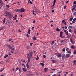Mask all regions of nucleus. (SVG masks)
<instances>
[{"instance_id":"nucleus-1","label":"nucleus","mask_w":76,"mask_h":76,"mask_svg":"<svg viewBox=\"0 0 76 76\" xmlns=\"http://www.w3.org/2000/svg\"><path fill=\"white\" fill-rule=\"evenodd\" d=\"M7 46L11 50H15V48H12V46L9 45H7Z\"/></svg>"},{"instance_id":"nucleus-2","label":"nucleus","mask_w":76,"mask_h":76,"mask_svg":"<svg viewBox=\"0 0 76 76\" xmlns=\"http://www.w3.org/2000/svg\"><path fill=\"white\" fill-rule=\"evenodd\" d=\"M6 15H7V16H9L10 17H12L13 16L12 15H11V14L10 13V12L7 11L5 12Z\"/></svg>"},{"instance_id":"nucleus-3","label":"nucleus","mask_w":76,"mask_h":76,"mask_svg":"<svg viewBox=\"0 0 76 76\" xmlns=\"http://www.w3.org/2000/svg\"><path fill=\"white\" fill-rule=\"evenodd\" d=\"M25 11V9L21 8L20 9V12H24Z\"/></svg>"},{"instance_id":"nucleus-4","label":"nucleus","mask_w":76,"mask_h":76,"mask_svg":"<svg viewBox=\"0 0 76 76\" xmlns=\"http://www.w3.org/2000/svg\"><path fill=\"white\" fill-rule=\"evenodd\" d=\"M57 54V57H58L60 58L61 57V54L60 53H58Z\"/></svg>"},{"instance_id":"nucleus-5","label":"nucleus","mask_w":76,"mask_h":76,"mask_svg":"<svg viewBox=\"0 0 76 76\" xmlns=\"http://www.w3.org/2000/svg\"><path fill=\"white\" fill-rule=\"evenodd\" d=\"M70 55L69 54H66L65 57V58H67L69 57H70Z\"/></svg>"},{"instance_id":"nucleus-6","label":"nucleus","mask_w":76,"mask_h":76,"mask_svg":"<svg viewBox=\"0 0 76 76\" xmlns=\"http://www.w3.org/2000/svg\"><path fill=\"white\" fill-rule=\"evenodd\" d=\"M76 5H73L72 9V11H73V10H75V8H76Z\"/></svg>"},{"instance_id":"nucleus-7","label":"nucleus","mask_w":76,"mask_h":76,"mask_svg":"<svg viewBox=\"0 0 76 76\" xmlns=\"http://www.w3.org/2000/svg\"><path fill=\"white\" fill-rule=\"evenodd\" d=\"M20 10L18 9H16L15 10V12H20Z\"/></svg>"},{"instance_id":"nucleus-8","label":"nucleus","mask_w":76,"mask_h":76,"mask_svg":"<svg viewBox=\"0 0 76 76\" xmlns=\"http://www.w3.org/2000/svg\"><path fill=\"white\" fill-rule=\"evenodd\" d=\"M63 31H61L60 33V37H62L63 36Z\"/></svg>"},{"instance_id":"nucleus-9","label":"nucleus","mask_w":76,"mask_h":76,"mask_svg":"<svg viewBox=\"0 0 76 76\" xmlns=\"http://www.w3.org/2000/svg\"><path fill=\"white\" fill-rule=\"evenodd\" d=\"M26 66L28 69L29 68L30 66H29V65L28 63H27L26 64Z\"/></svg>"},{"instance_id":"nucleus-10","label":"nucleus","mask_w":76,"mask_h":76,"mask_svg":"<svg viewBox=\"0 0 76 76\" xmlns=\"http://www.w3.org/2000/svg\"><path fill=\"white\" fill-rule=\"evenodd\" d=\"M35 12L37 13H40V11L37 9L36 10Z\"/></svg>"},{"instance_id":"nucleus-11","label":"nucleus","mask_w":76,"mask_h":76,"mask_svg":"<svg viewBox=\"0 0 76 76\" xmlns=\"http://www.w3.org/2000/svg\"><path fill=\"white\" fill-rule=\"evenodd\" d=\"M32 53L33 52H32L29 53L30 57H32Z\"/></svg>"},{"instance_id":"nucleus-12","label":"nucleus","mask_w":76,"mask_h":76,"mask_svg":"<svg viewBox=\"0 0 76 76\" xmlns=\"http://www.w3.org/2000/svg\"><path fill=\"white\" fill-rule=\"evenodd\" d=\"M65 56V54H64V53H63L62 55V56L61 57L62 58H63V57Z\"/></svg>"},{"instance_id":"nucleus-13","label":"nucleus","mask_w":76,"mask_h":76,"mask_svg":"<svg viewBox=\"0 0 76 76\" xmlns=\"http://www.w3.org/2000/svg\"><path fill=\"white\" fill-rule=\"evenodd\" d=\"M72 26H69L68 27V29H72Z\"/></svg>"},{"instance_id":"nucleus-14","label":"nucleus","mask_w":76,"mask_h":76,"mask_svg":"<svg viewBox=\"0 0 76 76\" xmlns=\"http://www.w3.org/2000/svg\"><path fill=\"white\" fill-rule=\"evenodd\" d=\"M40 64H41V66L42 67H44V63H41Z\"/></svg>"},{"instance_id":"nucleus-15","label":"nucleus","mask_w":76,"mask_h":76,"mask_svg":"<svg viewBox=\"0 0 76 76\" xmlns=\"http://www.w3.org/2000/svg\"><path fill=\"white\" fill-rule=\"evenodd\" d=\"M6 24H7V25H9L10 24V22H7L6 23Z\"/></svg>"},{"instance_id":"nucleus-16","label":"nucleus","mask_w":76,"mask_h":76,"mask_svg":"<svg viewBox=\"0 0 76 76\" xmlns=\"http://www.w3.org/2000/svg\"><path fill=\"white\" fill-rule=\"evenodd\" d=\"M33 41L37 40V38H36V37H35V36H34L33 37Z\"/></svg>"},{"instance_id":"nucleus-17","label":"nucleus","mask_w":76,"mask_h":76,"mask_svg":"<svg viewBox=\"0 0 76 76\" xmlns=\"http://www.w3.org/2000/svg\"><path fill=\"white\" fill-rule=\"evenodd\" d=\"M48 70V68H45L44 69L45 72H46L47 70Z\"/></svg>"},{"instance_id":"nucleus-18","label":"nucleus","mask_w":76,"mask_h":76,"mask_svg":"<svg viewBox=\"0 0 76 76\" xmlns=\"http://www.w3.org/2000/svg\"><path fill=\"white\" fill-rule=\"evenodd\" d=\"M22 69H23V70L24 72H26V71L27 70L26 69L24 68H23Z\"/></svg>"},{"instance_id":"nucleus-19","label":"nucleus","mask_w":76,"mask_h":76,"mask_svg":"<svg viewBox=\"0 0 76 76\" xmlns=\"http://www.w3.org/2000/svg\"><path fill=\"white\" fill-rule=\"evenodd\" d=\"M71 48L72 49H75V46H72L71 47Z\"/></svg>"},{"instance_id":"nucleus-20","label":"nucleus","mask_w":76,"mask_h":76,"mask_svg":"<svg viewBox=\"0 0 76 76\" xmlns=\"http://www.w3.org/2000/svg\"><path fill=\"white\" fill-rule=\"evenodd\" d=\"M0 3L1 4H3V3L2 2V0H0Z\"/></svg>"},{"instance_id":"nucleus-21","label":"nucleus","mask_w":76,"mask_h":76,"mask_svg":"<svg viewBox=\"0 0 76 76\" xmlns=\"http://www.w3.org/2000/svg\"><path fill=\"white\" fill-rule=\"evenodd\" d=\"M28 61L27 62V63H29V62H30V60H31V58H29V57L28 58Z\"/></svg>"},{"instance_id":"nucleus-22","label":"nucleus","mask_w":76,"mask_h":76,"mask_svg":"<svg viewBox=\"0 0 76 76\" xmlns=\"http://www.w3.org/2000/svg\"><path fill=\"white\" fill-rule=\"evenodd\" d=\"M52 61L54 63H56V61L54 60H52Z\"/></svg>"},{"instance_id":"nucleus-23","label":"nucleus","mask_w":76,"mask_h":76,"mask_svg":"<svg viewBox=\"0 0 76 76\" xmlns=\"http://www.w3.org/2000/svg\"><path fill=\"white\" fill-rule=\"evenodd\" d=\"M4 68L3 69H1L0 70V73L1 72H3V70H4Z\"/></svg>"},{"instance_id":"nucleus-24","label":"nucleus","mask_w":76,"mask_h":76,"mask_svg":"<svg viewBox=\"0 0 76 76\" xmlns=\"http://www.w3.org/2000/svg\"><path fill=\"white\" fill-rule=\"evenodd\" d=\"M30 32H31V30L29 29L28 31V34H30Z\"/></svg>"},{"instance_id":"nucleus-25","label":"nucleus","mask_w":76,"mask_h":76,"mask_svg":"<svg viewBox=\"0 0 76 76\" xmlns=\"http://www.w3.org/2000/svg\"><path fill=\"white\" fill-rule=\"evenodd\" d=\"M5 20H6V18H5L4 19V20H3V24L5 23Z\"/></svg>"},{"instance_id":"nucleus-26","label":"nucleus","mask_w":76,"mask_h":76,"mask_svg":"<svg viewBox=\"0 0 76 76\" xmlns=\"http://www.w3.org/2000/svg\"><path fill=\"white\" fill-rule=\"evenodd\" d=\"M33 9L34 10H37V8H36V7H35V6H34Z\"/></svg>"},{"instance_id":"nucleus-27","label":"nucleus","mask_w":76,"mask_h":76,"mask_svg":"<svg viewBox=\"0 0 76 76\" xmlns=\"http://www.w3.org/2000/svg\"><path fill=\"white\" fill-rule=\"evenodd\" d=\"M8 57V55H6L5 56H4V58H6Z\"/></svg>"},{"instance_id":"nucleus-28","label":"nucleus","mask_w":76,"mask_h":76,"mask_svg":"<svg viewBox=\"0 0 76 76\" xmlns=\"http://www.w3.org/2000/svg\"><path fill=\"white\" fill-rule=\"evenodd\" d=\"M56 29L57 31H60V30L58 29V27H57L56 28Z\"/></svg>"},{"instance_id":"nucleus-29","label":"nucleus","mask_w":76,"mask_h":76,"mask_svg":"<svg viewBox=\"0 0 76 76\" xmlns=\"http://www.w3.org/2000/svg\"><path fill=\"white\" fill-rule=\"evenodd\" d=\"M73 18L72 17L69 20H70V21L72 20H73Z\"/></svg>"},{"instance_id":"nucleus-30","label":"nucleus","mask_w":76,"mask_h":76,"mask_svg":"<svg viewBox=\"0 0 76 76\" xmlns=\"http://www.w3.org/2000/svg\"><path fill=\"white\" fill-rule=\"evenodd\" d=\"M73 54H76V50H75L74 51Z\"/></svg>"},{"instance_id":"nucleus-31","label":"nucleus","mask_w":76,"mask_h":76,"mask_svg":"<svg viewBox=\"0 0 76 76\" xmlns=\"http://www.w3.org/2000/svg\"><path fill=\"white\" fill-rule=\"evenodd\" d=\"M73 15L75 16V15H76V12H75L73 13Z\"/></svg>"},{"instance_id":"nucleus-32","label":"nucleus","mask_w":76,"mask_h":76,"mask_svg":"<svg viewBox=\"0 0 76 76\" xmlns=\"http://www.w3.org/2000/svg\"><path fill=\"white\" fill-rule=\"evenodd\" d=\"M70 42L72 43V44H73V42L72 41V39H70Z\"/></svg>"},{"instance_id":"nucleus-33","label":"nucleus","mask_w":76,"mask_h":76,"mask_svg":"<svg viewBox=\"0 0 76 76\" xmlns=\"http://www.w3.org/2000/svg\"><path fill=\"white\" fill-rule=\"evenodd\" d=\"M6 6L7 7H8V8H9V7H10V6L9 5H7Z\"/></svg>"},{"instance_id":"nucleus-34","label":"nucleus","mask_w":76,"mask_h":76,"mask_svg":"<svg viewBox=\"0 0 76 76\" xmlns=\"http://www.w3.org/2000/svg\"><path fill=\"white\" fill-rule=\"evenodd\" d=\"M39 59V58L38 57V56H37V57L36 58V60H38Z\"/></svg>"},{"instance_id":"nucleus-35","label":"nucleus","mask_w":76,"mask_h":76,"mask_svg":"<svg viewBox=\"0 0 76 76\" xmlns=\"http://www.w3.org/2000/svg\"><path fill=\"white\" fill-rule=\"evenodd\" d=\"M66 7H67V6H66L65 5L64 7V9H66Z\"/></svg>"},{"instance_id":"nucleus-36","label":"nucleus","mask_w":76,"mask_h":76,"mask_svg":"<svg viewBox=\"0 0 76 76\" xmlns=\"http://www.w3.org/2000/svg\"><path fill=\"white\" fill-rule=\"evenodd\" d=\"M4 26H3L2 27V28H2V30H3V29H4Z\"/></svg>"},{"instance_id":"nucleus-37","label":"nucleus","mask_w":76,"mask_h":76,"mask_svg":"<svg viewBox=\"0 0 76 76\" xmlns=\"http://www.w3.org/2000/svg\"><path fill=\"white\" fill-rule=\"evenodd\" d=\"M69 32H72V29H69Z\"/></svg>"},{"instance_id":"nucleus-38","label":"nucleus","mask_w":76,"mask_h":76,"mask_svg":"<svg viewBox=\"0 0 76 76\" xmlns=\"http://www.w3.org/2000/svg\"><path fill=\"white\" fill-rule=\"evenodd\" d=\"M69 48H67L66 49V51H68V50H69Z\"/></svg>"},{"instance_id":"nucleus-39","label":"nucleus","mask_w":76,"mask_h":76,"mask_svg":"<svg viewBox=\"0 0 76 76\" xmlns=\"http://www.w3.org/2000/svg\"><path fill=\"white\" fill-rule=\"evenodd\" d=\"M12 40V38L10 39H9L8 41H9V42H10V41H11Z\"/></svg>"},{"instance_id":"nucleus-40","label":"nucleus","mask_w":76,"mask_h":76,"mask_svg":"<svg viewBox=\"0 0 76 76\" xmlns=\"http://www.w3.org/2000/svg\"><path fill=\"white\" fill-rule=\"evenodd\" d=\"M65 40H66V39H65L64 40H62V41L61 42V43H62V42H63L64 41H65Z\"/></svg>"},{"instance_id":"nucleus-41","label":"nucleus","mask_w":76,"mask_h":76,"mask_svg":"<svg viewBox=\"0 0 76 76\" xmlns=\"http://www.w3.org/2000/svg\"><path fill=\"white\" fill-rule=\"evenodd\" d=\"M65 34H66V35H68V32L66 31V33H65Z\"/></svg>"},{"instance_id":"nucleus-42","label":"nucleus","mask_w":76,"mask_h":76,"mask_svg":"<svg viewBox=\"0 0 76 76\" xmlns=\"http://www.w3.org/2000/svg\"><path fill=\"white\" fill-rule=\"evenodd\" d=\"M56 0H54L53 3L56 4Z\"/></svg>"},{"instance_id":"nucleus-43","label":"nucleus","mask_w":76,"mask_h":76,"mask_svg":"<svg viewBox=\"0 0 76 76\" xmlns=\"http://www.w3.org/2000/svg\"><path fill=\"white\" fill-rule=\"evenodd\" d=\"M32 44H33V43H30V45L31 46H32Z\"/></svg>"},{"instance_id":"nucleus-44","label":"nucleus","mask_w":76,"mask_h":76,"mask_svg":"<svg viewBox=\"0 0 76 76\" xmlns=\"http://www.w3.org/2000/svg\"><path fill=\"white\" fill-rule=\"evenodd\" d=\"M67 53L69 54H70L71 53V52L70 51H68Z\"/></svg>"},{"instance_id":"nucleus-45","label":"nucleus","mask_w":76,"mask_h":76,"mask_svg":"<svg viewBox=\"0 0 76 76\" xmlns=\"http://www.w3.org/2000/svg\"><path fill=\"white\" fill-rule=\"evenodd\" d=\"M50 69L52 70H54L53 71H55V70H56V69H53L52 68H51Z\"/></svg>"},{"instance_id":"nucleus-46","label":"nucleus","mask_w":76,"mask_h":76,"mask_svg":"<svg viewBox=\"0 0 76 76\" xmlns=\"http://www.w3.org/2000/svg\"><path fill=\"white\" fill-rule=\"evenodd\" d=\"M76 22V21H73L72 22V23H75Z\"/></svg>"},{"instance_id":"nucleus-47","label":"nucleus","mask_w":76,"mask_h":76,"mask_svg":"<svg viewBox=\"0 0 76 76\" xmlns=\"http://www.w3.org/2000/svg\"><path fill=\"white\" fill-rule=\"evenodd\" d=\"M76 18H75L73 19V21H75V22H76Z\"/></svg>"},{"instance_id":"nucleus-48","label":"nucleus","mask_w":76,"mask_h":76,"mask_svg":"<svg viewBox=\"0 0 76 76\" xmlns=\"http://www.w3.org/2000/svg\"><path fill=\"white\" fill-rule=\"evenodd\" d=\"M73 4H76V1H74L73 2Z\"/></svg>"},{"instance_id":"nucleus-49","label":"nucleus","mask_w":76,"mask_h":76,"mask_svg":"<svg viewBox=\"0 0 76 76\" xmlns=\"http://www.w3.org/2000/svg\"><path fill=\"white\" fill-rule=\"evenodd\" d=\"M43 57L44 58H45L46 57V56L45 55H43Z\"/></svg>"},{"instance_id":"nucleus-50","label":"nucleus","mask_w":76,"mask_h":76,"mask_svg":"<svg viewBox=\"0 0 76 76\" xmlns=\"http://www.w3.org/2000/svg\"><path fill=\"white\" fill-rule=\"evenodd\" d=\"M30 3L31 4H33V3H32L31 1H30Z\"/></svg>"},{"instance_id":"nucleus-51","label":"nucleus","mask_w":76,"mask_h":76,"mask_svg":"<svg viewBox=\"0 0 76 76\" xmlns=\"http://www.w3.org/2000/svg\"><path fill=\"white\" fill-rule=\"evenodd\" d=\"M63 51H65V48H64L62 50Z\"/></svg>"},{"instance_id":"nucleus-52","label":"nucleus","mask_w":76,"mask_h":76,"mask_svg":"<svg viewBox=\"0 0 76 76\" xmlns=\"http://www.w3.org/2000/svg\"><path fill=\"white\" fill-rule=\"evenodd\" d=\"M26 35L27 37H29V35H28V33Z\"/></svg>"},{"instance_id":"nucleus-53","label":"nucleus","mask_w":76,"mask_h":76,"mask_svg":"<svg viewBox=\"0 0 76 76\" xmlns=\"http://www.w3.org/2000/svg\"><path fill=\"white\" fill-rule=\"evenodd\" d=\"M8 55L9 56H11V55H12V54H10V53L9 52V53Z\"/></svg>"},{"instance_id":"nucleus-54","label":"nucleus","mask_w":76,"mask_h":76,"mask_svg":"<svg viewBox=\"0 0 76 76\" xmlns=\"http://www.w3.org/2000/svg\"><path fill=\"white\" fill-rule=\"evenodd\" d=\"M18 69H19V68H16L15 69V71H17V70H18Z\"/></svg>"},{"instance_id":"nucleus-55","label":"nucleus","mask_w":76,"mask_h":76,"mask_svg":"<svg viewBox=\"0 0 76 76\" xmlns=\"http://www.w3.org/2000/svg\"><path fill=\"white\" fill-rule=\"evenodd\" d=\"M16 17H17V15L15 14V16L14 17V18H16Z\"/></svg>"},{"instance_id":"nucleus-56","label":"nucleus","mask_w":76,"mask_h":76,"mask_svg":"<svg viewBox=\"0 0 76 76\" xmlns=\"http://www.w3.org/2000/svg\"><path fill=\"white\" fill-rule=\"evenodd\" d=\"M27 49H28V50H29V49H30V48L29 47H27Z\"/></svg>"},{"instance_id":"nucleus-57","label":"nucleus","mask_w":76,"mask_h":76,"mask_svg":"<svg viewBox=\"0 0 76 76\" xmlns=\"http://www.w3.org/2000/svg\"><path fill=\"white\" fill-rule=\"evenodd\" d=\"M34 27H32V28H31V29H32V30H34Z\"/></svg>"},{"instance_id":"nucleus-58","label":"nucleus","mask_w":76,"mask_h":76,"mask_svg":"<svg viewBox=\"0 0 76 76\" xmlns=\"http://www.w3.org/2000/svg\"><path fill=\"white\" fill-rule=\"evenodd\" d=\"M64 22H65V20H63L62 21V23H64Z\"/></svg>"},{"instance_id":"nucleus-59","label":"nucleus","mask_w":76,"mask_h":76,"mask_svg":"<svg viewBox=\"0 0 76 76\" xmlns=\"http://www.w3.org/2000/svg\"><path fill=\"white\" fill-rule=\"evenodd\" d=\"M55 3H53V5H52V6H54V5H55Z\"/></svg>"},{"instance_id":"nucleus-60","label":"nucleus","mask_w":76,"mask_h":76,"mask_svg":"<svg viewBox=\"0 0 76 76\" xmlns=\"http://www.w3.org/2000/svg\"><path fill=\"white\" fill-rule=\"evenodd\" d=\"M18 31H19V32H21V31L20 30V29H19L18 30Z\"/></svg>"},{"instance_id":"nucleus-61","label":"nucleus","mask_w":76,"mask_h":76,"mask_svg":"<svg viewBox=\"0 0 76 76\" xmlns=\"http://www.w3.org/2000/svg\"><path fill=\"white\" fill-rule=\"evenodd\" d=\"M64 24L65 25H66V22H65Z\"/></svg>"},{"instance_id":"nucleus-62","label":"nucleus","mask_w":76,"mask_h":76,"mask_svg":"<svg viewBox=\"0 0 76 76\" xmlns=\"http://www.w3.org/2000/svg\"><path fill=\"white\" fill-rule=\"evenodd\" d=\"M54 12V10H53L52 11V12L53 13V12Z\"/></svg>"},{"instance_id":"nucleus-63","label":"nucleus","mask_w":76,"mask_h":76,"mask_svg":"<svg viewBox=\"0 0 76 76\" xmlns=\"http://www.w3.org/2000/svg\"><path fill=\"white\" fill-rule=\"evenodd\" d=\"M69 3V1H67L66 2V4H67V3Z\"/></svg>"},{"instance_id":"nucleus-64","label":"nucleus","mask_w":76,"mask_h":76,"mask_svg":"<svg viewBox=\"0 0 76 76\" xmlns=\"http://www.w3.org/2000/svg\"><path fill=\"white\" fill-rule=\"evenodd\" d=\"M52 76H56V74H54Z\"/></svg>"}]
</instances>
